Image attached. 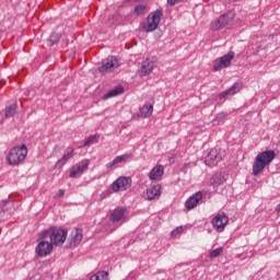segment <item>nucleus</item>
I'll list each match as a JSON object with an SVG mask.
<instances>
[{"label":"nucleus","instance_id":"nucleus-12","mask_svg":"<svg viewBox=\"0 0 280 280\" xmlns=\"http://www.w3.org/2000/svg\"><path fill=\"white\" fill-rule=\"evenodd\" d=\"M220 161H222V155H220L218 149H211L205 158L208 167H215Z\"/></svg>","mask_w":280,"mask_h":280},{"label":"nucleus","instance_id":"nucleus-34","mask_svg":"<svg viewBox=\"0 0 280 280\" xmlns=\"http://www.w3.org/2000/svg\"><path fill=\"white\" fill-rule=\"evenodd\" d=\"M276 212L278 213V215H280V203L277 206Z\"/></svg>","mask_w":280,"mask_h":280},{"label":"nucleus","instance_id":"nucleus-14","mask_svg":"<svg viewBox=\"0 0 280 280\" xmlns=\"http://www.w3.org/2000/svg\"><path fill=\"white\" fill-rule=\"evenodd\" d=\"M203 194L202 191H197L195 192L192 196H190L186 202H185V207L188 211H191V209H196L198 207V202H200V200H202L203 198Z\"/></svg>","mask_w":280,"mask_h":280},{"label":"nucleus","instance_id":"nucleus-35","mask_svg":"<svg viewBox=\"0 0 280 280\" xmlns=\"http://www.w3.org/2000/svg\"><path fill=\"white\" fill-rule=\"evenodd\" d=\"M109 231H110V233H113V231H115V228L110 229Z\"/></svg>","mask_w":280,"mask_h":280},{"label":"nucleus","instance_id":"nucleus-16","mask_svg":"<svg viewBox=\"0 0 280 280\" xmlns=\"http://www.w3.org/2000/svg\"><path fill=\"white\" fill-rule=\"evenodd\" d=\"M165 174V166L158 164L149 173L150 180H162Z\"/></svg>","mask_w":280,"mask_h":280},{"label":"nucleus","instance_id":"nucleus-4","mask_svg":"<svg viewBox=\"0 0 280 280\" xmlns=\"http://www.w3.org/2000/svg\"><path fill=\"white\" fill-rule=\"evenodd\" d=\"M27 158V145L22 144L21 147H14L9 151L7 161L9 165H20Z\"/></svg>","mask_w":280,"mask_h":280},{"label":"nucleus","instance_id":"nucleus-7","mask_svg":"<svg viewBox=\"0 0 280 280\" xmlns=\"http://www.w3.org/2000/svg\"><path fill=\"white\" fill-rule=\"evenodd\" d=\"M128 209L125 207H117L109 213V222H113L114 224L120 222V224H124V222H128Z\"/></svg>","mask_w":280,"mask_h":280},{"label":"nucleus","instance_id":"nucleus-22","mask_svg":"<svg viewBox=\"0 0 280 280\" xmlns=\"http://www.w3.org/2000/svg\"><path fill=\"white\" fill-rule=\"evenodd\" d=\"M153 112H154L153 105H144L140 108L139 117H142L143 119L148 117H152Z\"/></svg>","mask_w":280,"mask_h":280},{"label":"nucleus","instance_id":"nucleus-17","mask_svg":"<svg viewBox=\"0 0 280 280\" xmlns=\"http://www.w3.org/2000/svg\"><path fill=\"white\" fill-rule=\"evenodd\" d=\"M161 198V185L156 184L147 189V200H159Z\"/></svg>","mask_w":280,"mask_h":280},{"label":"nucleus","instance_id":"nucleus-30","mask_svg":"<svg viewBox=\"0 0 280 280\" xmlns=\"http://www.w3.org/2000/svg\"><path fill=\"white\" fill-rule=\"evenodd\" d=\"M182 233H183V226H178L171 232V236L176 237L177 235H180Z\"/></svg>","mask_w":280,"mask_h":280},{"label":"nucleus","instance_id":"nucleus-13","mask_svg":"<svg viewBox=\"0 0 280 280\" xmlns=\"http://www.w3.org/2000/svg\"><path fill=\"white\" fill-rule=\"evenodd\" d=\"M89 165H91V161L84 160L72 167L70 172V178H78V176H82L86 170H89Z\"/></svg>","mask_w":280,"mask_h":280},{"label":"nucleus","instance_id":"nucleus-19","mask_svg":"<svg viewBox=\"0 0 280 280\" xmlns=\"http://www.w3.org/2000/svg\"><path fill=\"white\" fill-rule=\"evenodd\" d=\"M242 91V83H234L229 90L219 94V100H224L228 95H235Z\"/></svg>","mask_w":280,"mask_h":280},{"label":"nucleus","instance_id":"nucleus-32","mask_svg":"<svg viewBox=\"0 0 280 280\" xmlns=\"http://www.w3.org/2000/svg\"><path fill=\"white\" fill-rule=\"evenodd\" d=\"M115 19H117V16H114L113 19H109V23H108L109 27L113 26V25H116Z\"/></svg>","mask_w":280,"mask_h":280},{"label":"nucleus","instance_id":"nucleus-31","mask_svg":"<svg viewBox=\"0 0 280 280\" xmlns=\"http://www.w3.org/2000/svg\"><path fill=\"white\" fill-rule=\"evenodd\" d=\"M183 0H167L170 5H176V3H180Z\"/></svg>","mask_w":280,"mask_h":280},{"label":"nucleus","instance_id":"nucleus-29","mask_svg":"<svg viewBox=\"0 0 280 280\" xmlns=\"http://www.w3.org/2000/svg\"><path fill=\"white\" fill-rule=\"evenodd\" d=\"M59 38H61V35L58 33H52L49 37V45H56V43H58Z\"/></svg>","mask_w":280,"mask_h":280},{"label":"nucleus","instance_id":"nucleus-18","mask_svg":"<svg viewBox=\"0 0 280 280\" xmlns=\"http://www.w3.org/2000/svg\"><path fill=\"white\" fill-rule=\"evenodd\" d=\"M82 230L80 229H74L72 230L71 234H70V246L72 248H75V246H78V244H80V242H82Z\"/></svg>","mask_w":280,"mask_h":280},{"label":"nucleus","instance_id":"nucleus-9","mask_svg":"<svg viewBox=\"0 0 280 280\" xmlns=\"http://www.w3.org/2000/svg\"><path fill=\"white\" fill-rule=\"evenodd\" d=\"M213 230L218 233H222L229 224V217L224 212H219L211 221Z\"/></svg>","mask_w":280,"mask_h":280},{"label":"nucleus","instance_id":"nucleus-25","mask_svg":"<svg viewBox=\"0 0 280 280\" xmlns=\"http://www.w3.org/2000/svg\"><path fill=\"white\" fill-rule=\"evenodd\" d=\"M150 11V8L148 7V4H138L135 7L133 13L137 16H143V14H148V12Z\"/></svg>","mask_w":280,"mask_h":280},{"label":"nucleus","instance_id":"nucleus-20","mask_svg":"<svg viewBox=\"0 0 280 280\" xmlns=\"http://www.w3.org/2000/svg\"><path fill=\"white\" fill-rule=\"evenodd\" d=\"M210 186L217 189L220 185H224L226 183V178L221 173H215L209 180Z\"/></svg>","mask_w":280,"mask_h":280},{"label":"nucleus","instance_id":"nucleus-6","mask_svg":"<svg viewBox=\"0 0 280 280\" xmlns=\"http://www.w3.org/2000/svg\"><path fill=\"white\" fill-rule=\"evenodd\" d=\"M51 250H54V244L42 232L39 234V242L36 246L35 253L38 255V257H47V255H51Z\"/></svg>","mask_w":280,"mask_h":280},{"label":"nucleus","instance_id":"nucleus-24","mask_svg":"<svg viewBox=\"0 0 280 280\" xmlns=\"http://www.w3.org/2000/svg\"><path fill=\"white\" fill-rule=\"evenodd\" d=\"M152 69H154V63L149 59L144 60L141 66V75H148V73H152Z\"/></svg>","mask_w":280,"mask_h":280},{"label":"nucleus","instance_id":"nucleus-10","mask_svg":"<svg viewBox=\"0 0 280 280\" xmlns=\"http://www.w3.org/2000/svg\"><path fill=\"white\" fill-rule=\"evenodd\" d=\"M132 185V179L130 177L121 176L117 180H115L112 185L113 191H126V189H130Z\"/></svg>","mask_w":280,"mask_h":280},{"label":"nucleus","instance_id":"nucleus-15","mask_svg":"<svg viewBox=\"0 0 280 280\" xmlns=\"http://www.w3.org/2000/svg\"><path fill=\"white\" fill-rule=\"evenodd\" d=\"M129 159H132V154L130 153L118 155L112 162L107 163L106 167L107 170H115L117 165H120L121 163H127Z\"/></svg>","mask_w":280,"mask_h":280},{"label":"nucleus","instance_id":"nucleus-23","mask_svg":"<svg viewBox=\"0 0 280 280\" xmlns=\"http://www.w3.org/2000/svg\"><path fill=\"white\" fill-rule=\"evenodd\" d=\"M124 93V86L119 85L113 90H109L107 94L103 96V100H110V97H117V95H121Z\"/></svg>","mask_w":280,"mask_h":280},{"label":"nucleus","instance_id":"nucleus-26","mask_svg":"<svg viewBox=\"0 0 280 280\" xmlns=\"http://www.w3.org/2000/svg\"><path fill=\"white\" fill-rule=\"evenodd\" d=\"M97 141H100V133L90 136L85 139L82 148H89L90 145H93V143H97Z\"/></svg>","mask_w":280,"mask_h":280},{"label":"nucleus","instance_id":"nucleus-1","mask_svg":"<svg viewBox=\"0 0 280 280\" xmlns=\"http://www.w3.org/2000/svg\"><path fill=\"white\" fill-rule=\"evenodd\" d=\"M276 156L277 153H275L273 150H267L258 153L253 164V175L259 176V174H261V172H264V170L275 161Z\"/></svg>","mask_w":280,"mask_h":280},{"label":"nucleus","instance_id":"nucleus-33","mask_svg":"<svg viewBox=\"0 0 280 280\" xmlns=\"http://www.w3.org/2000/svg\"><path fill=\"white\" fill-rule=\"evenodd\" d=\"M65 196V190L60 189L57 194V198H62Z\"/></svg>","mask_w":280,"mask_h":280},{"label":"nucleus","instance_id":"nucleus-8","mask_svg":"<svg viewBox=\"0 0 280 280\" xmlns=\"http://www.w3.org/2000/svg\"><path fill=\"white\" fill-rule=\"evenodd\" d=\"M235 58V52L230 51L221 58H218L213 61L214 71H222V69H226V67H231L232 60Z\"/></svg>","mask_w":280,"mask_h":280},{"label":"nucleus","instance_id":"nucleus-2","mask_svg":"<svg viewBox=\"0 0 280 280\" xmlns=\"http://www.w3.org/2000/svg\"><path fill=\"white\" fill-rule=\"evenodd\" d=\"M163 19V10L158 9L151 12L147 19L142 22V30L143 32H155L159 30V24Z\"/></svg>","mask_w":280,"mask_h":280},{"label":"nucleus","instance_id":"nucleus-27","mask_svg":"<svg viewBox=\"0 0 280 280\" xmlns=\"http://www.w3.org/2000/svg\"><path fill=\"white\" fill-rule=\"evenodd\" d=\"M13 115H16V104H12L5 108V118L10 119Z\"/></svg>","mask_w":280,"mask_h":280},{"label":"nucleus","instance_id":"nucleus-5","mask_svg":"<svg viewBox=\"0 0 280 280\" xmlns=\"http://www.w3.org/2000/svg\"><path fill=\"white\" fill-rule=\"evenodd\" d=\"M234 20V13L228 12L225 14H221L219 18L210 23V30L212 32H220V30H224V27H226V25H229Z\"/></svg>","mask_w":280,"mask_h":280},{"label":"nucleus","instance_id":"nucleus-21","mask_svg":"<svg viewBox=\"0 0 280 280\" xmlns=\"http://www.w3.org/2000/svg\"><path fill=\"white\" fill-rule=\"evenodd\" d=\"M75 150H73V148L68 149V151L63 154V156L57 161L56 163V167H62L63 165L67 164V161H69V159H73Z\"/></svg>","mask_w":280,"mask_h":280},{"label":"nucleus","instance_id":"nucleus-28","mask_svg":"<svg viewBox=\"0 0 280 280\" xmlns=\"http://www.w3.org/2000/svg\"><path fill=\"white\" fill-rule=\"evenodd\" d=\"M222 253H224L223 247H219L217 249H213L212 252H210L209 258L210 259H215V257H220V255H222Z\"/></svg>","mask_w":280,"mask_h":280},{"label":"nucleus","instance_id":"nucleus-11","mask_svg":"<svg viewBox=\"0 0 280 280\" xmlns=\"http://www.w3.org/2000/svg\"><path fill=\"white\" fill-rule=\"evenodd\" d=\"M119 67V61L115 57H107L105 60L102 61V66L98 67L100 73H108V71H114Z\"/></svg>","mask_w":280,"mask_h":280},{"label":"nucleus","instance_id":"nucleus-3","mask_svg":"<svg viewBox=\"0 0 280 280\" xmlns=\"http://www.w3.org/2000/svg\"><path fill=\"white\" fill-rule=\"evenodd\" d=\"M54 246H62L67 242V231L58 228H50L42 232Z\"/></svg>","mask_w":280,"mask_h":280}]
</instances>
